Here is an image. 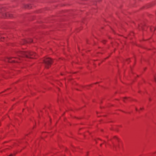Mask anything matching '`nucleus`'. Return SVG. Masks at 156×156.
Segmentation results:
<instances>
[{"label": "nucleus", "mask_w": 156, "mask_h": 156, "mask_svg": "<svg viewBox=\"0 0 156 156\" xmlns=\"http://www.w3.org/2000/svg\"><path fill=\"white\" fill-rule=\"evenodd\" d=\"M9 16L10 17H11V16Z\"/></svg>", "instance_id": "nucleus-7"}, {"label": "nucleus", "mask_w": 156, "mask_h": 156, "mask_svg": "<svg viewBox=\"0 0 156 156\" xmlns=\"http://www.w3.org/2000/svg\"><path fill=\"white\" fill-rule=\"evenodd\" d=\"M9 156H13V155L12 154H11L10 155H9Z\"/></svg>", "instance_id": "nucleus-6"}, {"label": "nucleus", "mask_w": 156, "mask_h": 156, "mask_svg": "<svg viewBox=\"0 0 156 156\" xmlns=\"http://www.w3.org/2000/svg\"><path fill=\"white\" fill-rule=\"evenodd\" d=\"M36 55V53L30 51H28L27 53H25V55L28 58H34V56Z\"/></svg>", "instance_id": "nucleus-2"}, {"label": "nucleus", "mask_w": 156, "mask_h": 156, "mask_svg": "<svg viewBox=\"0 0 156 156\" xmlns=\"http://www.w3.org/2000/svg\"><path fill=\"white\" fill-rule=\"evenodd\" d=\"M43 61L44 63L46 65V67L48 68L49 66L52 63V60L50 58H45Z\"/></svg>", "instance_id": "nucleus-1"}, {"label": "nucleus", "mask_w": 156, "mask_h": 156, "mask_svg": "<svg viewBox=\"0 0 156 156\" xmlns=\"http://www.w3.org/2000/svg\"><path fill=\"white\" fill-rule=\"evenodd\" d=\"M21 140H19L17 141V142L16 143H21Z\"/></svg>", "instance_id": "nucleus-3"}, {"label": "nucleus", "mask_w": 156, "mask_h": 156, "mask_svg": "<svg viewBox=\"0 0 156 156\" xmlns=\"http://www.w3.org/2000/svg\"><path fill=\"white\" fill-rule=\"evenodd\" d=\"M154 80H155V81L156 82V77H155L154 78Z\"/></svg>", "instance_id": "nucleus-5"}, {"label": "nucleus", "mask_w": 156, "mask_h": 156, "mask_svg": "<svg viewBox=\"0 0 156 156\" xmlns=\"http://www.w3.org/2000/svg\"><path fill=\"white\" fill-rule=\"evenodd\" d=\"M115 139L117 140H118V138L116 137H115Z\"/></svg>", "instance_id": "nucleus-4"}]
</instances>
